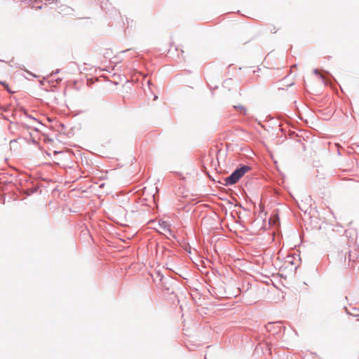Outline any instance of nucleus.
<instances>
[{"label":"nucleus","mask_w":359,"mask_h":359,"mask_svg":"<svg viewBox=\"0 0 359 359\" xmlns=\"http://www.w3.org/2000/svg\"><path fill=\"white\" fill-rule=\"evenodd\" d=\"M250 167L243 165L236 170L233 173L226 179L227 184H236L246 172L250 170Z\"/></svg>","instance_id":"f257e3e1"},{"label":"nucleus","mask_w":359,"mask_h":359,"mask_svg":"<svg viewBox=\"0 0 359 359\" xmlns=\"http://www.w3.org/2000/svg\"><path fill=\"white\" fill-rule=\"evenodd\" d=\"M234 108L239 111L241 113H243V114H245L246 111H247V109H245V107L243 105H241V104H238V105H235L234 106Z\"/></svg>","instance_id":"f03ea898"},{"label":"nucleus","mask_w":359,"mask_h":359,"mask_svg":"<svg viewBox=\"0 0 359 359\" xmlns=\"http://www.w3.org/2000/svg\"><path fill=\"white\" fill-rule=\"evenodd\" d=\"M279 220V218L277 215H273L269 220L270 224H276V222H278Z\"/></svg>","instance_id":"7ed1b4c3"},{"label":"nucleus","mask_w":359,"mask_h":359,"mask_svg":"<svg viewBox=\"0 0 359 359\" xmlns=\"http://www.w3.org/2000/svg\"><path fill=\"white\" fill-rule=\"evenodd\" d=\"M0 85L3 86L8 92L11 93V90L8 83L0 81Z\"/></svg>","instance_id":"20e7f679"},{"label":"nucleus","mask_w":359,"mask_h":359,"mask_svg":"<svg viewBox=\"0 0 359 359\" xmlns=\"http://www.w3.org/2000/svg\"><path fill=\"white\" fill-rule=\"evenodd\" d=\"M271 60V56L270 55H267V57L265 58V62L267 63L269 60Z\"/></svg>","instance_id":"39448f33"},{"label":"nucleus","mask_w":359,"mask_h":359,"mask_svg":"<svg viewBox=\"0 0 359 359\" xmlns=\"http://www.w3.org/2000/svg\"><path fill=\"white\" fill-rule=\"evenodd\" d=\"M164 230H165V231H170V230H169V229H168V228H167V229H165H165H164Z\"/></svg>","instance_id":"423d86ee"},{"label":"nucleus","mask_w":359,"mask_h":359,"mask_svg":"<svg viewBox=\"0 0 359 359\" xmlns=\"http://www.w3.org/2000/svg\"><path fill=\"white\" fill-rule=\"evenodd\" d=\"M273 29H276V27H271V31H273Z\"/></svg>","instance_id":"0eeeda50"},{"label":"nucleus","mask_w":359,"mask_h":359,"mask_svg":"<svg viewBox=\"0 0 359 359\" xmlns=\"http://www.w3.org/2000/svg\"><path fill=\"white\" fill-rule=\"evenodd\" d=\"M273 29H276V27H271V31H273Z\"/></svg>","instance_id":"6e6552de"},{"label":"nucleus","mask_w":359,"mask_h":359,"mask_svg":"<svg viewBox=\"0 0 359 359\" xmlns=\"http://www.w3.org/2000/svg\"><path fill=\"white\" fill-rule=\"evenodd\" d=\"M273 29H276V27H271V31H273Z\"/></svg>","instance_id":"1a4fd4ad"}]
</instances>
